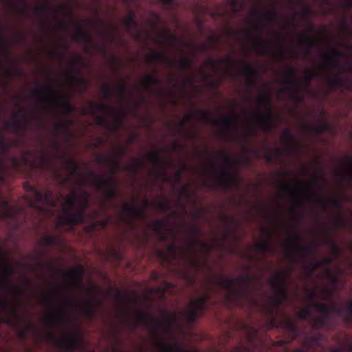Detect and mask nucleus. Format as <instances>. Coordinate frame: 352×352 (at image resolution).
<instances>
[{"label":"nucleus","mask_w":352,"mask_h":352,"mask_svg":"<svg viewBox=\"0 0 352 352\" xmlns=\"http://www.w3.org/2000/svg\"><path fill=\"white\" fill-rule=\"evenodd\" d=\"M254 208L257 210L263 217H266L269 212L268 206L263 202H256L254 204Z\"/></svg>","instance_id":"052dcab7"},{"label":"nucleus","mask_w":352,"mask_h":352,"mask_svg":"<svg viewBox=\"0 0 352 352\" xmlns=\"http://www.w3.org/2000/svg\"><path fill=\"white\" fill-rule=\"evenodd\" d=\"M84 270L81 266H76L68 272L63 271V276L66 279L65 284L55 283L50 287L40 288L37 291V297L46 307L60 300L66 288L78 289L82 283Z\"/></svg>","instance_id":"423d86ee"},{"label":"nucleus","mask_w":352,"mask_h":352,"mask_svg":"<svg viewBox=\"0 0 352 352\" xmlns=\"http://www.w3.org/2000/svg\"><path fill=\"white\" fill-rule=\"evenodd\" d=\"M19 211V208L10 207L6 200L2 199L0 201V217L11 218Z\"/></svg>","instance_id":"58836bf2"},{"label":"nucleus","mask_w":352,"mask_h":352,"mask_svg":"<svg viewBox=\"0 0 352 352\" xmlns=\"http://www.w3.org/2000/svg\"><path fill=\"white\" fill-rule=\"evenodd\" d=\"M175 37L170 34L169 30H164L160 37L157 38V41L161 44H164L166 42L172 43L175 41Z\"/></svg>","instance_id":"13d9d810"},{"label":"nucleus","mask_w":352,"mask_h":352,"mask_svg":"<svg viewBox=\"0 0 352 352\" xmlns=\"http://www.w3.org/2000/svg\"><path fill=\"white\" fill-rule=\"evenodd\" d=\"M289 274L290 272L287 270H280L275 273L269 280V284L274 291L272 302L275 305H279L286 298Z\"/></svg>","instance_id":"2eb2a0df"},{"label":"nucleus","mask_w":352,"mask_h":352,"mask_svg":"<svg viewBox=\"0 0 352 352\" xmlns=\"http://www.w3.org/2000/svg\"><path fill=\"white\" fill-rule=\"evenodd\" d=\"M121 122H122V118H115L111 122L107 121V124L106 128L108 129L111 131H115L119 129Z\"/></svg>","instance_id":"338daca9"},{"label":"nucleus","mask_w":352,"mask_h":352,"mask_svg":"<svg viewBox=\"0 0 352 352\" xmlns=\"http://www.w3.org/2000/svg\"><path fill=\"white\" fill-rule=\"evenodd\" d=\"M276 11L273 9L272 10H263L258 13V17L261 19L267 21H274L276 19Z\"/></svg>","instance_id":"5fc2aeb1"},{"label":"nucleus","mask_w":352,"mask_h":352,"mask_svg":"<svg viewBox=\"0 0 352 352\" xmlns=\"http://www.w3.org/2000/svg\"><path fill=\"white\" fill-rule=\"evenodd\" d=\"M30 117L22 109L12 116V119L6 125L16 133L25 130L28 124Z\"/></svg>","instance_id":"cd10ccee"},{"label":"nucleus","mask_w":352,"mask_h":352,"mask_svg":"<svg viewBox=\"0 0 352 352\" xmlns=\"http://www.w3.org/2000/svg\"><path fill=\"white\" fill-rule=\"evenodd\" d=\"M316 241L318 245L326 246L329 248L335 241L331 236H318Z\"/></svg>","instance_id":"680f3d73"},{"label":"nucleus","mask_w":352,"mask_h":352,"mask_svg":"<svg viewBox=\"0 0 352 352\" xmlns=\"http://www.w3.org/2000/svg\"><path fill=\"white\" fill-rule=\"evenodd\" d=\"M344 56V53L340 51L337 47L323 51L320 54V65L324 69H336L339 70L342 67L339 58Z\"/></svg>","instance_id":"b1692460"},{"label":"nucleus","mask_w":352,"mask_h":352,"mask_svg":"<svg viewBox=\"0 0 352 352\" xmlns=\"http://www.w3.org/2000/svg\"><path fill=\"white\" fill-rule=\"evenodd\" d=\"M126 152V146H118L116 150L109 153H99L96 156V161L98 164L102 166H107L112 175L115 174L122 167L119 163V158Z\"/></svg>","instance_id":"f3484780"},{"label":"nucleus","mask_w":352,"mask_h":352,"mask_svg":"<svg viewBox=\"0 0 352 352\" xmlns=\"http://www.w3.org/2000/svg\"><path fill=\"white\" fill-rule=\"evenodd\" d=\"M280 142L286 147L287 152H289L296 144L295 138L291 134L289 129L287 128L283 130Z\"/></svg>","instance_id":"4c0bfd02"},{"label":"nucleus","mask_w":352,"mask_h":352,"mask_svg":"<svg viewBox=\"0 0 352 352\" xmlns=\"http://www.w3.org/2000/svg\"><path fill=\"white\" fill-rule=\"evenodd\" d=\"M320 277L327 279L328 281L327 285L325 287V292L328 297L331 296L334 291L337 289L339 278L337 275L329 267H325Z\"/></svg>","instance_id":"72a5a7b5"},{"label":"nucleus","mask_w":352,"mask_h":352,"mask_svg":"<svg viewBox=\"0 0 352 352\" xmlns=\"http://www.w3.org/2000/svg\"><path fill=\"white\" fill-rule=\"evenodd\" d=\"M311 227L309 226V236H311ZM313 247V241L311 239V236H309V278L314 274V271L316 267H327L329 265H330L333 261L332 256H324L317 258L316 260H313L311 258Z\"/></svg>","instance_id":"2f4dec72"},{"label":"nucleus","mask_w":352,"mask_h":352,"mask_svg":"<svg viewBox=\"0 0 352 352\" xmlns=\"http://www.w3.org/2000/svg\"><path fill=\"white\" fill-rule=\"evenodd\" d=\"M324 81L327 86L331 90H337L341 88L350 89L352 80L344 78L340 74L324 75Z\"/></svg>","instance_id":"c756f323"},{"label":"nucleus","mask_w":352,"mask_h":352,"mask_svg":"<svg viewBox=\"0 0 352 352\" xmlns=\"http://www.w3.org/2000/svg\"><path fill=\"white\" fill-rule=\"evenodd\" d=\"M234 34L235 32L234 31L223 30L208 36L204 42L194 43L193 48L195 50L200 52L216 49L219 44L223 42L226 36Z\"/></svg>","instance_id":"4be33fe9"},{"label":"nucleus","mask_w":352,"mask_h":352,"mask_svg":"<svg viewBox=\"0 0 352 352\" xmlns=\"http://www.w3.org/2000/svg\"><path fill=\"white\" fill-rule=\"evenodd\" d=\"M241 73L250 77L256 74V69L250 64L246 63L241 67Z\"/></svg>","instance_id":"0e129e2a"},{"label":"nucleus","mask_w":352,"mask_h":352,"mask_svg":"<svg viewBox=\"0 0 352 352\" xmlns=\"http://www.w3.org/2000/svg\"><path fill=\"white\" fill-rule=\"evenodd\" d=\"M340 318L343 322L352 327V309H309V349L316 343L320 344L325 339L322 334L314 340L311 330L314 327L324 330H334ZM352 352V340L349 337L341 347H336L331 352Z\"/></svg>","instance_id":"20e7f679"},{"label":"nucleus","mask_w":352,"mask_h":352,"mask_svg":"<svg viewBox=\"0 0 352 352\" xmlns=\"http://www.w3.org/2000/svg\"><path fill=\"white\" fill-rule=\"evenodd\" d=\"M153 228L159 234L161 240L175 239V234L173 230H169L168 233L164 232V222L162 220L155 221L153 224Z\"/></svg>","instance_id":"c9c22d12"},{"label":"nucleus","mask_w":352,"mask_h":352,"mask_svg":"<svg viewBox=\"0 0 352 352\" xmlns=\"http://www.w3.org/2000/svg\"><path fill=\"white\" fill-rule=\"evenodd\" d=\"M28 196L30 206L39 210H45L47 207L54 206L57 202H60L63 214H58L57 220L62 225H71L82 221L89 197L85 191L73 190L64 199L58 197L54 200L51 191L45 190L41 193L35 188H31Z\"/></svg>","instance_id":"7ed1b4c3"},{"label":"nucleus","mask_w":352,"mask_h":352,"mask_svg":"<svg viewBox=\"0 0 352 352\" xmlns=\"http://www.w3.org/2000/svg\"><path fill=\"white\" fill-rule=\"evenodd\" d=\"M236 122L237 118L235 116L214 118L212 113L210 111L206 110L205 122L223 126V128L219 130V133L220 137L223 140H230L232 127L236 123Z\"/></svg>","instance_id":"aec40b11"},{"label":"nucleus","mask_w":352,"mask_h":352,"mask_svg":"<svg viewBox=\"0 0 352 352\" xmlns=\"http://www.w3.org/2000/svg\"><path fill=\"white\" fill-rule=\"evenodd\" d=\"M146 58L148 62H154L157 60H165L166 54L165 51L157 52L153 51L146 54Z\"/></svg>","instance_id":"8fccbe9b"},{"label":"nucleus","mask_w":352,"mask_h":352,"mask_svg":"<svg viewBox=\"0 0 352 352\" xmlns=\"http://www.w3.org/2000/svg\"><path fill=\"white\" fill-rule=\"evenodd\" d=\"M250 283L248 276H241L236 278H225L221 273L210 274L206 278L204 286L206 293L190 301L189 308H202L210 294L213 291L223 288L226 290V300L228 301L241 299L245 290V287Z\"/></svg>","instance_id":"39448f33"},{"label":"nucleus","mask_w":352,"mask_h":352,"mask_svg":"<svg viewBox=\"0 0 352 352\" xmlns=\"http://www.w3.org/2000/svg\"><path fill=\"white\" fill-rule=\"evenodd\" d=\"M54 131L56 135H65L68 133L67 129L63 126V124L56 122L53 126Z\"/></svg>","instance_id":"774afa93"},{"label":"nucleus","mask_w":352,"mask_h":352,"mask_svg":"<svg viewBox=\"0 0 352 352\" xmlns=\"http://www.w3.org/2000/svg\"><path fill=\"white\" fill-rule=\"evenodd\" d=\"M206 110L196 109L193 111L186 113L183 118L176 123L173 129L174 134H182L188 139L193 138L195 131L193 129L186 130L184 126L186 122L192 119H197L199 121H206Z\"/></svg>","instance_id":"a211bd4d"},{"label":"nucleus","mask_w":352,"mask_h":352,"mask_svg":"<svg viewBox=\"0 0 352 352\" xmlns=\"http://www.w3.org/2000/svg\"><path fill=\"white\" fill-rule=\"evenodd\" d=\"M148 206V201L146 198L142 200L140 205L135 203L131 204H124L122 206V213L129 217L144 218Z\"/></svg>","instance_id":"a878e982"},{"label":"nucleus","mask_w":352,"mask_h":352,"mask_svg":"<svg viewBox=\"0 0 352 352\" xmlns=\"http://www.w3.org/2000/svg\"><path fill=\"white\" fill-rule=\"evenodd\" d=\"M51 104L57 105L65 113H72L74 111L73 107L63 95H58L57 102H52Z\"/></svg>","instance_id":"a19ab883"},{"label":"nucleus","mask_w":352,"mask_h":352,"mask_svg":"<svg viewBox=\"0 0 352 352\" xmlns=\"http://www.w3.org/2000/svg\"><path fill=\"white\" fill-rule=\"evenodd\" d=\"M56 160L61 161L64 169L69 171V173L62 176L59 170L54 168V160L51 159L47 151L43 153H24L21 158L13 157L11 160V166L14 168L19 167L21 164L30 169H49L52 171L54 178L58 179L61 184L73 183L78 186L87 185L89 179H87L88 172L82 174L78 170L77 162L73 157L60 158L58 154V145L52 144Z\"/></svg>","instance_id":"f03ea898"},{"label":"nucleus","mask_w":352,"mask_h":352,"mask_svg":"<svg viewBox=\"0 0 352 352\" xmlns=\"http://www.w3.org/2000/svg\"><path fill=\"white\" fill-rule=\"evenodd\" d=\"M65 84L68 85H74L78 87L86 89L87 85L85 80L82 78H78L72 75L67 74L65 78Z\"/></svg>","instance_id":"49530a36"},{"label":"nucleus","mask_w":352,"mask_h":352,"mask_svg":"<svg viewBox=\"0 0 352 352\" xmlns=\"http://www.w3.org/2000/svg\"><path fill=\"white\" fill-rule=\"evenodd\" d=\"M87 177L89 179L87 185L93 186L98 189L102 190L107 197L111 198L115 196L116 187L112 175H97L94 172L89 171Z\"/></svg>","instance_id":"6ab92c4d"},{"label":"nucleus","mask_w":352,"mask_h":352,"mask_svg":"<svg viewBox=\"0 0 352 352\" xmlns=\"http://www.w3.org/2000/svg\"><path fill=\"white\" fill-rule=\"evenodd\" d=\"M41 243L45 245H57L60 247L62 242L60 239L57 236L45 235L41 239Z\"/></svg>","instance_id":"de8ad7c7"},{"label":"nucleus","mask_w":352,"mask_h":352,"mask_svg":"<svg viewBox=\"0 0 352 352\" xmlns=\"http://www.w3.org/2000/svg\"><path fill=\"white\" fill-rule=\"evenodd\" d=\"M116 96L120 100H124L126 96V85L120 82L113 89Z\"/></svg>","instance_id":"bf43d9fd"},{"label":"nucleus","mask_w":352,"mask_h":352,"mask_svg":"<svg viewBox=\"0 0 352 352\" xmlns=\"http://www.w3.org/2000/svg\"><path fill=\"white\" fill-rule=\"evenodd\" d=\"M280 83L287 85V87L280 88L278 91V94L289 93L290 99L300 100V97L298 94L301 90V85L296 79V70L294 67L289 66L286 67L283 72Z\"/></svg>","instance_id":"dca6fc26"},{"label":"nucleus","mask_w":352,"mask_h":352,"mask_svg":"<svg viewBox=\"0 0 352 352\" xmlns=\"http://www.w3.org/2000/svg\"><path fill=\"white\" fill-rule=\"evenodd\" d=\"M240 33L244 36L246 41L252 43V50L258 54H270L276 59H289L294 57L295 52L293 47H286L283 43H280L273 50H270L266 45L269 42V39H261L253 36L251 30L243 29L240 30Z\"/></svg>","instance_id":"1a4fd4ad"},{"label":"nucleus","mask_w":352,"mask_h":352,"mask_svg":"<svg viewBox=\"0 0 352 352\" xmlns=\"http://www.w3.org/2000/svg\"><path fill=\"white\" fill-rule=\"evenodd\" d=\"M153 204L161 210H166L168 208V203L165 198H156L153 201Z\"/></svg>","instance_id":"e2e57ef3"},{"label":"nucleus","mask_w":352,"mask_h":352,"mask_svg":"<svg viewBox=\"0 0 352 352\" xmlns=\"http://www.w3.org/2000/svg\"><path fill=\"white\" fill-rule=\"evenodd\" d=\"M342 167L349 168L351 172L344 175H342L340 170L336 169L334 171L335 175L338 177H342L347 179L349 182H351L352 179V157L350 156L346 157L344 161L342 162Z\"/></svg>","instance_id":"ea45409f"},{"label":"nucleus","mask_w":352,"mask_h":352,"mask_svg":"<svg viewBox=\"0 0 352 352\" xmlns=\"http://www.w3.org/2000/svg\"><path fill=\"white\" fill-rule=\"evenodd\" d=\"M321 116L322 117V120L319 122L316 125L311 124L309 120V135L312 133H316L317 134H322L324 132H327L329 134H332L334 131L333 126L326 120L325 113L324 111L321 112ZM311 118V111L309 110V119ZM311 153V148L309 147V153ZM311 160L309 158V170L311 168Z\"/></svg>","instance_id":"c85d7f7f"},{"label":"nucleus","mask_w":352,"mask_h":352,"mask_svg":"<svg viewBox=\"0 0 352 352\" xmlns=\"http://www.w3.org/2000/svg\"><path fill=\"white\" fill-rule=\"evenodd\" d=\"M107 109H109L108 105L103 103L94 102L89 100L83 107L82 112L84 114H89L93 116L96 111L106 112Z\"/></svg>","instance_id":"e433bc0d"},{"label":"nucleus","mask_w":352,"mask_h":352,"mask_svg":"<svg viewBox=\"0 0 352 352\" xmlns=\"http://www.w3.org/2000/svg\"><path fill=\"white\" fill-rule=\"evenodd\" d=\"M261 315L268 318L265 323L267 329H281L288 335L290 340L298 338L300 329L297 325L296 318L289 316L281 309H258Z\"/></svg>","instance_id":"6e6552de"},{"label":"nucleus","mask_w":352,"mask_h":352,"mask_svg":"<svg viewBox=\"0 0 352 352\" xmlns=\"http://www.w3.org/2000/svg\"><path fill=\"white\" fill-rule=\"evenodd\" d=\"M172 286L170 283H166L163 287H155L140 295L133 291H118L113 298L127 308H151L152 302L161 300L164 292Z\"/></svg>","instance_id":"0eeeda50"},{"label":"nucleus","mask_w":352,"mask_h":352,"mask_svg":"<svg viewBox=\"0 0 352 352\" xmlns=\"http://www.w3.org/2000/svg\"><path fill=\"white\" fill-rule=\"evenodd\" d=\"M36 329V325L31 322L28 321L25 324V326L23 328H21L19 331V336L21 339H25L28 335V332L30 330H35Z\"/></svg>","instance_id":"864d4df0"},{"label":"nucleus","mask_w":352,"mask_h":352,"mask_svg":"<svg viewBox=\"0 0 352 352\" xmlns=\"http://www.w3.org/2000/svg\"><path fill=\"white\" fill-rule=\"evenodd\" d=\"M192 65V60L187 58H182L175 61L174 65L172 62L170 63V66L176 67L178 69H186Z\"/></svg>","instance_id":"3c124183"},{"label":"nucleus","mask_w":352,"mask_h":352,"mask_svg":"<svg viewBox=\"0 0 352 352\" xmlns=\"http://www.w3.org/2000/svg\"><path fill=\"white\" fill-rule=\"evenodd\" d=\"M312 183V176L309 171V203L314 201L316 205L323 211H326L329 206H332L336 209H341L343 207L342 199L339 197H329L326 198L322 195H316L314 197L311 192Z\"/></svg>","instance_id":"412c9836"},{"label":"nucleus","mask_w":352,"mask_h":352,"mask_svg":"<svg viewBox=\"0 0 352 352\" xmlns=\"http://www.w3.org/2000/svg\"><path fill=\"white\" fill-rule=\"evenodd\" d=\"M186 311V316L189 324H193L199 316V311L202 309H184Z\"/></svg>","instance_id":"603ef678"},{"label":"nucleus","mask_w":352,"mask_h":352,"mask_svg":"<svg viewBox=\"0 0 352 352\" xmlns=\"http://www.w3.org/2000/svg\"><path fill=\"white\" fill-rule=\"evenodd\" d=\"M56 92L53 86L47 85L41 88L34 89L32 91V95L40 98L43 102L51 104L52 102H57Z\"/></svg>","instance_id":"bb28decb"},{"label":"nucleus","mask_w":352,"mask_h":352,"mask_svg":"<svg viewBox=\"0 0 352 352\" xmlns=\"http://www.w3.org/2000/svg\"><path fill=\"white\" fill-rule=\"evenodd\" d=\"M144 158L154 164L152 170V175L155 177L164 176V170L160 167L168 164V160L166 157H160L155 151H152L145 155Z\"/></svg>","instance_id":"473e14b6"},{"label":"nucleus","mask_w":352,"mask_h":352,"mask_svg":"<svg viewBox=\"0 0 352 352\" xmlns=\"http://www.w3.org/2000/svg\"><path fill=\"white\" fill-rule=\"evenodd\" d=\"M0 289L10 296L17 304L23 300L26 292L25 285L6 283L1 278H0Z\"/></svg>","instance_id":"393cba45"},{"label":"nucleus","mask_w":352,"mask_h":352,"mask_svg":"<svg viewBox=\"0 0 352 352\" xmlns=\"http://www.w3.org/2000/svg\"><path fill=\"white\" fill-rule=\"evenodd\" d=\"M160 352H187L178 344H170L166 342L158 343Z\"/></svg>","instance_id":"c03bdc74"},{"label":"nucleus","mask_w":352,"mask_h":352,"mask_svg":"<svg viewBox=\"0 0 352 352\" xmlns=\"http://www.w3.org/2000/svg\"><path fill=\"white\" fill-rule=\"evenodd\" d=\"M215 179L219 186L226 188H233L238 183L236 175L227 172L225 168L220 169L216 173Z\"/></svg>","instance_id":"7c9ffc66"},{"label":"nucleus","mask_w":352,"mask_h":352,"mask_svg":"<svg viewBox=\"0 0 352 352\" xmlns=\"http://www.w3.org/2000/svg\"><path fill=\"white\" fill-rule=\"evenodd\" d=\"M216 157L218 160L221 162L226 167H229L231 164V160L229 155L224 152H219L217 153Z\"/></svg>","instance_id":"69168bd1"},{"label":"nucleus","mask_w":352,"mask_h":352,"mask_svg":"<svg viewBox=\"0 0 352 352\" xmlns=\"http://www.w3.org/2000/svg\"><path fill=\"white\" fill-rule=\"evenodd\" d=\"M278 230L287 231V224L279 219L277 225H270L267 228L261 229V240L256 242L252 248L256 249L262 252H270L274 254L276 251V247L272 243L273 236Z\"/></svg>","instance_id":"4468645a"},{"label":"nucleus","mask_w":352,"mask_h":352,"mask_svg":"<svg viewBox=\"0 0 352 352\" xmlns=\"http://www.w3.org/2000/svg\"><path fill=\"white\" fill-rule=\"evenodd\" d=\"M158 83V80L151 75L146 74L144 75L139 82L140 86L145 91H148L150 89V85H157Z\"/></svg>","instance_id":"37998d69"},{"label":"nucleus","mask_w":352,"mask_h":352,"mask_svg":"<svg viewBox=\"0 0 352 352\" xmlns=\"http://www.w3.org/2000/svg\"><path fill=\"white\" fill-rule=\"evenodd\" d=\"M13 273L12 267L6 262H3L0 265V278L6 283L8 281L9 276Z\"/></svg>","instance_id":"09e8293b"},{"label":"nucleus","mask_w":352,"mask_h":352,"mask_svg":"<svg viewBox=\"0 0 352 352\" xmlns=\"http://www.w3.org/2000/svg\"><path fill=\"white\" fill-rule=\"evenodd\" d=\"M228 235V230H223L221 236L214 234L209 243L192 238L182 245L176 248L170 245L165 250H157L156 254L163 262L178 259L195 271H204L208 267L207 256L214 249H221Z\"/></svg>","instance_id":"f257e3e1"},{"label":"nucleus","mask_w":352,"mask_h":352,"mask_svg":"<svg viewBox=\"0 0 352 352\" xmlns=\"http://www.w3.org/2000/svg\"><path fill=\"white\" fill-rule=\"evenodd\" d=\"M258 106H263L267 111L263 112H252L250 117L254 119L258 127L263 131L271 133L274 126L278 121V118L271 112L272 100L267 93H261L256 98Z\"/></svg>","instance_id":"9d476101"},{"label":"nucleus","mask_w":352,"mask_h":352,"mask_svg":"<svg viewBox=\"0 0 352 352\" xmlns=\"http://www.w3.org/2000/svg\"><path fill=\"white\" fill-rule=\"evenodd\" d=\"M277 187L289 195L293 211L297 206H301L308 199V182L302 184L298 179H280L277 181Z\"/></svg>","instance_id":"9b49d317"},{"label":"nucleus","mask_w":352,"mask_h":352,"mask_svg":"<svg viewBox=\"0 0 352 352\" xmlns=\"http://www.w3.org/2000/svg\"><path fill=\"white\" fill-rule=\"evenodd\" d=\"M237 0H231L229 4V10H226L224 11L219 10L217 11V14L222 16L223 17H230L232 16L233 12H238L239 10L236 8L235 5Z\"/></svg>","instance_id":"4d7b16f0"},{"label":"nucleus","mask_w":352,"mask_h":352,"mask_svg":"<svg viewBox=\"0 0 352 352\" xmlns=\"http://www.w3.org/2000/svg\"><path fill=\"white\" fill-rule=\"evenodd\" d=\"M143 166V160L141 158H133L128 164L122 167V170L134 173Z\"/></svg>","instance_id":"79ce46f5"},{"label":"nucleus","mask_w":352,"mask_h":352,"mask_svg":"<svg viewBox=\"0 0 352 352\" xmlns=\"http://www.w3.org/2000/svg\"><path fill=\"white\" fill-rule=\"evenodd\" d=\"M300 241L301 239L298 234L291 235L285 239L283 248L286 258L292 260L308 249L306 245H301Z\"/></svg>","instance_id":"5701e85b"},{"label":"nucleus","mask_w":352,"mask_h":352,"mask_svg":"<svg viewBox=\"0 0 352 352\" xmlns=\"http://www.w3.org/2000/svg\"><path fill=\"white\" fill-rule=\"evenodd\" d=\"M164 311V314L166 317V322L156 320L152 316H150L143 312L138 311L137 314V322L132 325V330L134 331L137 329L138 324H143L152 333L159 335L162 331H165L168 327H172L175 322V317L170 316L168 314L166 311L168 309H161Z\"/></svg>","instance_id":"ddd939ff"},{"label":"nucleus","mask_w":352,"mask_h":352,"mask_svg":"<svg viewBox=\"0 0 352 352\" xmlns=\"http://www.w3.org/2000/svg\"><path fill=\"white\" fill-rule=\"evenodd\" d=\"M91 37L90 34L80 28H76L75 33L73 35V40L75 41H82L88 43L91 41Z\"/></svg>","instance_id":"a18cd8bd"},{"label":"nucleus","mask_w":352,"mask_h":352,"mask_svg":"<svg viewBox=\"0 0 352 352\" xmlns=\"http://www.w3.org/2000/svg\"><path fill=\"white\" fill-rule=\"evenodd\" d=\"M318 230V236H331L333 232V229L324 221L319 224Z\"/></svg>","instance_id":"6e6d98bb"},{"label":"nucleus","mask_w":352,"mask_h":352,"mask_svg":"<svg viewBox=\"0 0 352 352\" xmlns=\"http://www.w3.org/2000/svg\"><path fill=\"white\" fill-rule=\"evenodd\" d=\"M58 342L68 349H74L81 344L82 339L76 334L67 333L65 336L64 338L58 341Z\"/></svg>","instance_id":"f704fd0d"},{"label":"nucleus","mask_w":352,"mask_h":352,"mask_svg":"<svg viewBox=\"0 0 352 352\" xmlns=\"http://www.w3.org/2000/svg\"><path fill=\"white\" fill-rule=\"evenodd\" d=\"M234 63L235 60L230 56L217 59L208 58L204 61L197 73L203 80L206 81L221 73L226 74Z\"/></svg>","instance_id":"f8f14e48"}]
</instances>
